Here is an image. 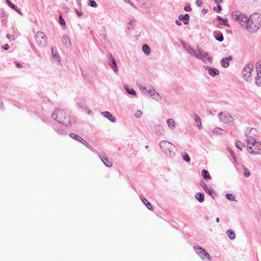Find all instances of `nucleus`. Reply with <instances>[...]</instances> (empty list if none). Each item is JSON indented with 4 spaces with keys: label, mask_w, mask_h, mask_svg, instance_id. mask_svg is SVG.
Listing matches in <instances>:
<instances>
[{
    "label": "nucleus",
    "mask_w": 261,
    "mask_h": 261,
    "mask_svg": "<svg viewBox=\"0 0 261 261\" xmlns=\"http://www.w3.org/2000/svg\"><path fill=\"white\" fill-rule=\"evenodd\" d=\"M246 25L248 32L251 33L256 32L261 26V15L258 13L251 14Z\"/></svg>",
    "instance_id": "nucleus-1"
},
{
    "label": "nucleus",
    "mask_w": 261,
    "mask_h": 261,
    "mask_svg": "<svg viewBox=\"0 0 261 261\" xmlns=\"http://www.w3.org/2000/svg\"><path fill=\"white\" fill-rule=\"evenodd\" d=\"M160 146L162 150L167 155L172 156L174 155L175 146L167 141H161L160 143Z\"/></svg>",
    "instance_id": "nucleus-2"
},
{
    "label": "nucleus",
    "mask_w": 261,
    "mask_h": 261,
    "mask_svg": "<svg viewBox=\"0 0 261 261\" xmlns=\"http://www.w3.org/2000/svg\"><path fill=\"white\" fill-rule=\"evenodd\" d=\"M66 113L62 110H56L52 114V118L59 123L65 124L67 119Z\"/></svg>",
    "instance_id": "nucleus-3"
},
{
    "label": "nucleus",
    "mask_w": 261,
    "mask_h": 261,
    "mask_svg": "<svg viewBox=\"0 0 261 261\" xmlns=\"http://www.w3.org/2000/svg\"><path fill=\"white\" fill-rule=\"evenodd\" d=\"M35 42L39 47H44L47 45V38L45 34L41 32L38 31L35 35Z\"/></svg>",
    "instance_id": "nucleus-4"
},
{
    "label": "nucleus",
    "mask_w": 261,
    "mask_h": 261,
    "mask_svg": "<svg viewBox=\"0 0 261 261\" xmlns=\"http://www.w3.org/2000/svg\"><path fill=\"white\" fill-rule=\"evenodd\" d=\"M232 17L236 19L241 25L245 26L246 25L248 18L244 14L239 11H234L232 13Z\"/></svg>",
    "instance_id": "nucleus-5"
},
{
    "label": "nucleus",
    "mask_w": 261,
    "mask_h": 261,
    "mask_svg": "<svg viewBox=\"0 0 261 261\" xmlns=\"http://www.w3.org/2000/svg\"><path fill=\"white\" fill-rule=\"evenodd\" d=\"M194 250L198 255L202 259L207 258L208 261H211V257L210 254L205 251V250L199 246H195Z\"/></svg>",
    "instance_id": "nucleus-6"
},
{
    "label": "nucleus",
    "mask_w": 261,
    "mask_h": 261,
    "mask_svg": "<svg viewBox=\"0 0 261 261\" xmlns=\"http://www.w3.org/2000/svg\"><path fill=\"white\" fill-rule=\"evenodd\" d=\"M254 68V65L252 64H248L244 67L242 73L243 74L244 79L248 81L251 75V71Z\"/></svg>",
    "instance_id": "nucleus-7"
},
{
    "label": "nucleus",
    "mask_w": 261,
    "mask_h": 261,
    "mask_svg": "<svg viewBox=\"0 0 261 261\" xmlns=\"http://www.w3.org/2000/svg\"><path fill=\"white\" fill-rule=\"evenodd\" d=\"M184 48L188 52L191 56L195 57L198 59L199 57V53L200 50L198 49H195L193 48L190 45H186L185 44H183Z\"/></svg>",
    "instance_id": "nucleus-8"
},
{
    "label": "nucleus",
    "mask_w": 261,
    "mask_h": 261,
    "mask_svg": "<svg viewBox=\"0 0 261 261\" xmlns=\"http://www.w3.org/2000/svg\"><path fill=\"white\" fill-rule=\"evenodd\" d=\"M248 149L251 154H259L261 153V143L258 142L253 146H248Z\"/></svg>",
    "instance_id": "nucleus-9"
},
{
    "label": "nucleus",
    "mask_w": 261,
    "mask_h": 261,
    "mask_svg": "<svg viewBox=\"0 0 261 261\" xmlns=\"http://www.w3.org/2000/svg\"><path fill=\"white\" fill-rule=\"evenodd\" d=\"M219 116H222L220 118L221 121L227 123L231 124L233 122V118L228 113L223 114L222 112H220L218 114Z\"/></svg>",
    "instance_id": "nucleus-10"
},
{
    "label": "nucleus",
    "mask_w": 261,
    "mask_h": 261,
    "mask_svg": "<svg viewBox=\"0 0 261 261\" xmlns=\"http://www.w3.org/2000/svg\"><path fill=\"white\" fill-rule=\"evenodd\" d=\"M199 59L202 60L203 61L206 60L209 63H212L213 58L209 56L208 53L203 50H200L199 53V57L198 58Z\"/></svg>",
    "instance_id": "nucleus-11"
},
{
    "label": "nucleus",
    "mask_w": 261,
    "mask_h": 261,
    "mask_svg": "<svg viewBox=\"0 0 261 261\" xmlns=\"http://www.w3.org/2000/svg\"><path fill=\"white\" fill-rule=\"evenodd\" d=\"M204 68L205 70H207L208 74L212 76H214L216 75L219 74V70L215 68H211L207 66H205Z\"/></svg>",
    "instance_id": "nucleus-12"
},
{
    "label": "nucleus",
    "mask_w": 261,
    "mask_h": 261,
    "mask_svg": "<svg viewBox=\"0 0 261 261\" xmlns=\"http://www.w3.org/2000/svg\"><path fill=\"white\" fill-rule=\"evenodd\" d=\"M101 114L106 118H108L111 121L114 122L116 121V118L113 116L109 112L105 111L101 113Z\"/></svg>",
    "instance_id": "nucleus-13"
},
{
    "label": "nucleus",
    "mask_w": 261,
    "mask_h": 261,
    "mask_svg": "<svg viewBox=\"0 0 261 261\" xmlns=\"http://www.w3.org/2000/svg\"><path fill=\"white\" fill-rule=\"evenodd\" d=\"M201 186L204 189L205 192H206L210 195L212 196L213 194L214 193L213 189L211 187H208L205 182H202L201 184Z\"/></svg>",
    "instance_id": "nucleus-14"
},
{
    "label": "nucleus",
    "mask_w": 261,
    "mask_h": 261,
    "mask_svg": "<svg viewBox=\"0 0 261 261\" xmlns=\"http://www.w3.org/2000/svg\"><path fill=\"white\" fill-rule=\"evenodd\" d=\"M232 59L231 56H228L227 58H223L221 60V65L224 67H227L229 66V61Z\"/></svg>",
    "instance_id": "nucleus-15"
},
{
    "label": "nucleus",
    "mask_w": 261,
    "mask_h": 261,
    "mask_svg": "<svg viewBox=\"0 0 261 261\" xmlns=\"http://www.w3.org/2000/svg\"><path fill=\"white\" fill-rule=\"evenodd\" d=\"M247 147L248 146H253L255 144L258 143L256 140L251 136H247Z\"/></svg>",
    "instance_id": "nucleus-16"
},
{
    "label": "nucleus",
    "mask_w": 261,
    "mask_h": 261,
    "mask_svg": "<svg viewBox=\"0 0 261 261\" xmlns=\"http://www.w3.org/2000/svg\"><path fill=\"white\" fill-rule=\"evenodd\" d=\"M62 41L66 47H69L71 45L70 39L67 35H64L62 37Z\"/></svg>",
    "instance_id": "nucleus-17"
},
{
    "label": "nucleus",
    "mask_w": 261,
    "mask_h": 261,
    "mask_svg": "<svg viewBox=\"0 0 261 261\" xmlns=\"http://www.w3.org/2000/svg\"><path fill=\"white\" fill-rule=\"evenodd\" d=\"M167 123L170 128L173 129L175 128V122L173 119H168L167 121Z\"/></svg>",
    "instance_id": "nucleus-18"
},
{
    "label": "nucleus",
    "mask_w": 261,
    "mask_h": 261,
    "mask_svg": "<svg viewBox=\"0 0 261 261\" xmlns=\"http://www.w3.org/2000/svg\"><path fill=\"white\" fill-rule=\"evenodd\" d=\"M142 50L143 53L146 55L148 56L150 54V49L149 46L146 44H145L142 46Z\"/></svg>",
    "instance_id": "nucleus-19"
},
{
    "label": "nucleus",
    "mask_w": 261,
    "mask_h": 261,
    "mask_svg": "<svg viewBox=\"0 0 261 261\" xmlns=\"http://www.w3.org/2000/svg\"><path fill=\"white\" fill-rule=\"evenodd\" d=\"M7 2L8 3V4L9 5V6L11 8H12L13 9H14V10H15L17 12H18L19 14H21L22 15V13L21 12V11L18 9V8L17 7H16V6H15L13 4H12L11 2H10L8 0H7Z\"/></svg>",
    "instance_id": "nucleus-20"
},
{
    "label": "nucleus",
    "mask_w": 261,
    "mask_h": 261,
    "mask_svg": "<svg viewBox=\"0 0 261 261\" xmlns=\"http://www.w3.org/2000/svg\"><path fill=\"white\" fill-rule=\"evenodd\" d=\"M101 160L102 161V162H103V163L107 167H111L112 166V163L110 162L109 161H108V160L107 159H106V158H104V157H101L100 156H99Z\"/></svg>",
    "instance_id": "nucleus-21"
},
{
    "label": "nucleus",
    "mask_w": 261,
    "mask_h": 261,
    "mask_svg": "<svg viewBox=\"0 0 261 261\" xmlns=\"http://www.w3.org/2000/svg\"><path fill=\"white\" fill-rule=\"evenodd\" d=\"M142 201L143 202L144 204L146 206V207L149 210L152 211L153 207L151 206V204L148 202L147 200V199L144 197H141Z\"/></svg>",
    "instance_id": "nucleus-22"
},
{
    "label": "nucleus",
    "mask_w": 261,
    "mask_h": 261,
    "mask_svg": "<svg viewBox=\"0 0 261 261\" xmlns=\"http://www.w3.org/2000/svg\"><path fill=\"white\" fill-rule=\"evenodd\" d=\"M194 119L197 123V126L199 129L202 128V124L200 119L197 114H195L194 116Z\"/></svg>",
    "instance_id": "nucleus-23"
},
{
    "label": "nucleus",
    "mask_w": 261,
    "mask_h": 261,
    "mask_svg": "<svg viewBox=\"0 0 261 261\" xmlns=\"http://www.w3.org/2000/svg\"><path fill=\"white\" fill-rule=\"evenodd\" d=\"M51 52L53 59L56 61L60 62V58L58 53L54 51L53 48H51Z\"/></svg>",
    "instance_id": "nucleus-24"
},
{
    "label": "nucleus",
    "mask_w": 261,
    "mask_h": 261,
    "mask_svg": "<svg viewBox=\"0 0 261 261\" xmlns=\"http://www.w3.org/2000/svg\"><path fill=\"white\" fill-rule=\"evenodd\" d=\"M69 136L72 138H73L77 141H79L80 142H82V141L83 140V139L82 137H80L79 136H78L77 135H76L74 133H71L69 134Z\"/></svg>",
    "instance_id": "nucleus-25"
},
{
    "label": "nucleus",
    "mask_w": 261,
    "mask_h": 261,
    "mask_svg": "<svg viewBox=\"0 0 261 261\" xmlns=\"http://www.w3.org/2000/svg\"><path fill=\"white\" fill-rule=\"evenodd\" d=\"M204 194L202 193H198L196 195V198L198 199L199 202H202L204 201Z\"/></svg>",
    "instance_id": "nucleus-26"
},
{
    "label": "nucleus",
    "mask_w": 261,
    "mask_h": 261,
    "mask_svg": "<svg viewBox=\"0 0 261 261\" xmlns=\"http://www.w3.org/2000/svg\"><path fill=\"white\" fill-rule=\"evenodd\" d=\"M202 175L205 179H210L211 178L208 172L206 170L202 171Z\"/></svg>",
    "instance_id": "nucleus-27"
},
{
    "label": "nucleus",
    "mask_w": 261,
    "mask_h": 261,
    "mask_svg": "<svg viewBox=\"0 0 261 261\" xmlns=\"http://www.w3.org/2000/svg\"><path fill=\"white\" fill-rule=\"evenodd\" d=\"M178 18L179 20L188 21L190 18V16L188 14H185L184 15H180Z\"/></svg>",
    "instance_id": "nucleus-28"
},
{
    "label": "nucleus",
    "mask_w": 261,
    "mask_h": 261,
    "mask_svg": "<svg viewBox=\"0 0 261 261\" xmlns=\"http://www.w3.org/2000/svg\"><path fill=\"white\" fill-rule=\"evenodd\" d=\"M257 74H261V60L258 61L255 65Z\"/></svg>",
    "instance_id": "nucleus-29"
},
{
    "label": "nucleus",
    "mask_w": 261,
    "mask_h": 261,
    "mask_svg": "<svg viewBox=\"0 0 261 261\" xmlns=\"http://www.w3.org/2000/svg\"><path fill=\"white\" fill-rule=\"evenodd\" d=\"M227 234L229 237V238L232 240L235 238V233L231 229H229L227 231Z\"/></svg>",
    "instance_id": "nucleus-30"
},
{
    "label": "nucleus",
    "mask_w": 261,
    "mask_h": 261,
    "mask_svg": "<svg viewBox=\"0 0 261 261\" xmlns=\"http://www.w3.org/2000/svg\"><path fill=\"white\" fill-rule=\"evenodd\" d=\"M255 83L258 86L261 87V74H257Z\"/></svg>",
    "instance_id": "nucleus-31"
},
{
    "label": "nucleus",
    "mask_w": 261,
    "mask_h": 261,
    "mask_svg": "<svg viewBox=\"0 0 261 261\" xmlns=\"http://www.w3.org/2000/svg\"><path fill=\"white\" fill-rule=\"evenodd\" d=\"M243 173L244 176L246 177H248L250 175V171L246 167H244L243 168Z\"/></svg>",
    "instance_id": "nucleus-32"
},
{
    "label": "nucleus",
    "mask_w": 261,
    "mask_h": 261,
    "mask_svg": "<svg viewBox=\"0 0 261 261\" xmlns=\"http://www.w3.org/2000/svg\"><path fill=\"white\" fill-rule=\"evenodd\" d=\"M146 93H147L151 96H153L156 93V91L153 89H149L147 90Z\"/></svg>",
    "instance_id": "nucleus-33"
},
{
    "label": "nucleus",
    "mask_w": 261,
    "mask_h": 261,
    "mask_svg": "<svg viewBox=\"0 0 261 261\" xmlns=\"http://www.w3.org/2000/svg\"><path fill=\"white\" fill-rule=\"evenodd\" d=\"M228 151L230 153L231 157L233 158L234 161H236V155H235L234 153L232 151V150L231 148H228Z\"/></svg>",
    "instance_id": "nucleus-34"
},
{
    "label": "nucleus",
    "mask_w": 261,
    "mask_h": 261,
    "mask_svg": "<svg viewBox=\"0 0 261 261\" xmlns=\"http://www.w3.org/2000/svg\"><path fill=\"white\" fill-rule=\"evenodd\" d=\"M226 198L230 200L234 201L235 200L234 197L232 194H227L225 195Z\"/></svg>",
    "instance_id": "nucleus-35"
},
{
    "label": "nucleus",
    "mask_w": 261,
    "mask_h": 261,
    "mask_svg": "<svg viewBox=\"0 0 261 261\" xmlns=\"http://www.w3.org/2000/svg\"><path fill=\"white\" fill-rule=\"evenodd\" d=\"M59 22L61 25H64V26L65 25V21L64 19L63 18L62 15H60L59 16Z\"/></svg>",
    "instance_id": "nucleus-36"
},
{
    "label": "nucleus",
    "mask_w": 261,
    "mask_h": 261,
    "mask_svg": "<svg viewBox=\"0 0 261 261\" xmlns=\"http://www.w3.org/2000/svg\"><path fill=\"white\" fill-rule=\"evenodd\" d=\"M153 98L156 99V100H161V96L157 92L155 94V95L153 96Z\"/></svg>",
    "instance_id": "nucleus-37"
},
{
    "label": "nucleus",
    "mask_w": 261,
    "mask_h": 261,
    "mask_svg": "<svg viewBox=\"0 0 261 261\" xmlns=\"http://www.w3.org/2000/svg\"><path fill=\"white\" fill-rule=\"evenodd\" d=\"M89 5L92 7L96 8L97 7V4L94 1H90V4Z\"/></svg>",
    "instance_id": "nucleus-38"
},
{
    "label": "nucleus",
    "mask_w": 261,
    "mask_h": 261,
    "mask_svg": "<svg viewBox=\"0 0 261 261\" xmlns=\"http://www.w3.org/2000/svg\"><path fill=\"white\" fill-rule=\"evenodd\" d=\"M142 114V112L140 110H138L137 112L135 114V116L137 118H140Z\"/></svg>",
    "instance_id": "nucleus-39"
},
{
    "label": "nucleus",
    "mask_w": 261,
    "mask_h": 261,
    "mask_svg": "<svg viewBox=\"0 0 261 261\" xmlns=\"http://www.w3.org/2000/svg\"><path fill=\"white\" fill-rule=\"evenodd\" d=\"M112 68L115 72L117 73L118 72V69L116 63H115L114 65H112Z\"/></svg>",
    "instance_id": "nucleus-40"
},
{
    "label": "nucleus",
    "mask_w": 261,
    "mask_h": 261,
    "mask_svg": "<svg viewBox=\"0 0 261 261\" xmlns=\"http://www.w3.org/2000/svg\"><path fill=\"white\" fill-rule=\"evenodd\" d=\"M241 142L239 141H237V142H236V146L238 149H239L240 150H242V148L241 147Z\"/></svg>",
    "instance_id": "nucleus-41"
},
{
    "label": "nucleus",
    "mask_w": 261,
    "mask_h": 261,
    "mask_svg": "<svg viewBox=\"0 0 261 261\" xmlns=\"http://www.w3.org/2000/svg\"><path fill=\"white\" fill-rule=\"evenodd\" d=\"M124 87L125 89L126 90V91H127V92L128 94H130V88H129V86L127 85H125L124 86Z\"/></svg>",
    "instance_id": "nucleus-42"
},
{
    "label": "nucleus",
    "mask_w": 261,
    "mask_h": 261,
    "mask_svg": "<svg viewBox=\"0 0 261 261\" xmlns=\"http://www.w3.org/2000/svg\"><path fill=\"white\" fill-rule=\"evenodd\" d=\"M216 39L220 42H221L223 40L224 38L222 34H221V35L218 37H216Z\"/></svg>",
    "instance_id": "nucleus-43"
},
{
    "label": "nucleus",
    "mask_w": 261,
    "mask_h": 261,
    "mask_svg": "<svg viewBox=\"0 0 261 261\" xmlns=\"http://www.w3.org/2000/svg\"><path fill=\"white\" fill-rule=\"evenodd\" d=\"M184 160L188 162H189L190 161V158L188 154H186L185 156H184Z\"/></svg>",
    "instance_id": "nucleus-44"
},
{
    "label": "nucleus",
    "mask_w": 261,
    "mask_h": 261,
    "mask_svg": "<svg viewBox=\"0 0 261 261\" xmlns=\"http://www.w3.org/2000/svg\"><path fill=\"white\" fill-rule=\"evenodd\" d=\"M82 143H83L85 146H86L89 148H91V146L88 144L86 141L83 140L82 142H81Z\"/></svg>",
    "instance_id": "nucleus-45"
},
{
    "label": "nucleus",
    "mask_w": 261,
    "mask_h": 261,
    "mask_svg": "<svg viewBox=\"0 0 261 261\" xmlns=\"http://www.w3.org/2000/svg\"><path fill=\"white\" fill-rule=\"evenodd\" d=\"M202 4V0H197L196 2V4L197 6L200 7Z\"/></svg>",
    "instance_id": "nucleus-46"
},
{
    "label": "nucleus",
    "mask_w": 261,
    "mask_h": 261,
    "mask_svg": "<svg viewBox=\"0 0 261 261\" xmlns=\"http://www.w3.org/2000/svg\"><path fill=\"white\" fill-rule=\"evenodd\" d=\"M184 9L185 11L189 12L192 10L191 8L190 7V6H186L184 8Z\"/></svg>",
    "instance_id": "nucleus-47"
},
{
    "label": "nucleus",
    "mask_w": 261,
    "mask_h": 261,
    "mask_svg": "<svg viewBox=\"0 0 261 261\" xmlns=\"http://www.w3.org/2000/svg\"><path fill=\"white\" fill-rule=\"evenodd\" d=\"M222 129L219 127H217V128H215L214 129V132H215L216 133H220V132L222 131Z\"/></svg>",
    "instance_id": "nucleus-48"
},
{
    "label": "nucleus",
    "mask_w": 261,
    "mask_h": 261,
    "mask_svg": "<svg viewBox=\"0 0 261 261\" xmlns=\"http://www.w3.org/2000/svg\"><path fill=\"white\" fill-rule=\"evenodd\" d=\"M110 60L112 63V65H114L115 63H116L115 60L112 56H111Z\"/></svg>",
    "instance_id": "nucleus-49"
},
{
    "label": "nucleus",
    "mask_w": 261,
    "mask_h": 261,
    "mask_svg": "<svg viewBox=\"0 0 261 261\" xmlns=\"http://www.w3.org/2000/svg\"><path fill=\"white\" fill-rule=\"evenodd\" d=\"M223 21H224V23H223L224 25H226L227 27L229 26L227 22V19H224Z\"/></svg>",
    "instance_id": "nucleus-50"
},
{
    "label": "nucleus",
    "mask_w": 261,
    "mask_h": 261,
    "mask_svg": "<svg viewBox=\"0 0 261 261\" xmlns=\"http://www.w3.org/2000/svg\"><path fill=\"white\" fill-rule=\"evenodd\" d=\"M3 48L6 50L9 48V46L8 44H6L3 47Z\"/></svg>",
    "instance_id": "nucleus-51"
},
{
    "label": "nucleus",
    "mask_w": 261,
    "mask_h": 261,
    "mask_svg": "<svg viewBox=\"0 0 261 261\" xmlns=\"http://www.w3.org/2000/svg\"><path fill=\"white\" fill-rule=\"evenodd\" d=\"M77 105H78V106H79V107L82 108V107H84V103L83 102H78V103H77Z\"/></svg>",
    "instance_id": "nucleus-52"
},
{
    "label": "nucleus",
    "mask_w": 261,
    "mask_h": 261,
    "mask_svg": "<svg viewBox=\"0 0 261 261\" xmlns=\"http://www.w3.org/2000/svg\"><path fill=\"white\" fill-rule=\"evenodd\" d=\"M76 12H77V14L79 16H81L83 14V13H82V12L81 11H79L78 10H76Z\"/></svg>",
    "instance_id": "nucleus-53"
},
{
    "label": "nucleus",
    "mask_w": 261,
    "mask_h": 261,
    "mask_svg": "<svg viewBox=\"0 0 261 261\" xmlns=\"http://www.w3.org/2000/svg\"><path fill=\"white\" fill-rule=\"evenodd\" d=\"M156 128H158L159 130L161 129L162 130H163V127L160 125L156 126Z\"/></svg>",
    "instance_id": "nucleus-54"
},
{
    "label": "nucleus",
    "mask_w": 261,
    "mask_h": 261,
    "mask_svg": "<svg viewBox=\"0 0 261 261\" xmlns=\"http://www.w3.org/2000/svg\"><path fill=\"white\" fill-rule=\"evenodd\" d=\"M218 12H219L221 10V6L219 5H217Z\"/></svg>",
    "instance_id": "nucleus-55"
},
{
    "label": "nucleus",
    "mask_w": 261,
    "mask_h": 261,
    "mask_svg": "<svg viewBox=\"0 0 261 261\" xmlns=\"http://www.w3.org/2000/svg\"><path fill=\"white\" fill-rule=\"evenodd\" d=\"M176 23L178 25H181V22H180L179 20H176Z\"/></svg>",
    "instance_id": "nucleus-56"
},
{
    "label": "nucleus",
    "mask_w": 261,
    "mask_h": 261,
    "mask_svg": "<svg viewBox=\"0 0 261 261\" xmlns=\"http://www.w3.org/2000/svg\"><path fill=\"white\" fill-rule=\"evenodd\" d=\"M217 20H222V21H223V19L222 18H221L220 16H217Z\"/></svg>",
    "instance_id": "nucleus-57"
},
{
    "label": "nucleus",
    "mask_w": 261,
    "mask_h": 261,
    "mask_svg": "<svg viewBox=\"0 0 261 261\" xmlns=\"http://www.w3.org/2000/svg\"><path fill=\"white\" fill-rule=\"evenodd\" d=\"M136 94V93L134 89H132V95H135Z\"/></svg>",
    "instance_id": "nucleus-58"
},
{
    "label": "nucleus",
    "mask_w": 261,
    "mask_h": 261,
    "mask_svg": "<svg viewBox=\"0 0 261 261\" xmlns=\"http://www.w3.org/2000/svg\"><path fill=\"white\" fill-rule=\"evenodd\" d=\"M223 0H215V2L217 3V4H219V3H220L222 2Z\"/></svg>",
    "instance_id": "nucleus-59"
},
{
    "label": "nucleus",
    "mask_w": 261,
    "mask_h": 261,
    "mask_svg": "<svg viewBox=\"0 0 261 261\" xmlns=\"http://www.w3.org/2000/svg\"><path fill=\"white\" fill-rule=\"evenodd\" d=\"M6 37L8 38V39H10L11 37V35L9 34H7V35H6Z\"/></svg>",
    "instance_id": "nucleus-60"
},
{
    "label": "nucleus",
    "mask_w": 261,
    "mask_h": 261,
    "mask_svg": "<svg viewBox=\"0 0 261 261\" xmlns=\"http://www.w3.org/2000/svg\"><path fill=\"white\" fill-rule=\"evenodd\" d=\"M17 67L18 68H21L22 67V66L21 65H20L19 63H17V65H16Z\"/></svg>",
    "instance_id": "nucleus-61"
},
{
    "label": "nucleus",
    "mask_w": 261,
    "mask_h": 261,
    "mask_svg": "<svg viewBox=\"0 0 261 261\" xmlns=\"http://www.w3.org/2000/svg\"><path fill=\"white\" fill-rule=\"evenodd\" d=\"M86 110L87 111V113H88V114H90V113H91V111H90L89 109H87V108H86Z\"/></svg>",
    "instance_id": "nucleus-62"
},
{
    "label": "nucleus",
    "mask_w": 261,
    "mask_h": 261,
    "mask_svg": "<svg viewBox=\"0 0 261 261\" xmlns=\"http://www.w3.org/2000/svg\"><path fill=\"white\" fill-rule=\"evenodd\" d=\"M124 1L126 3H129L130 1L129 0H124Z\"/></svg>",
    "instance_id": "nucleus-63"
},
{
    "label": "nucleus",
    "mask_w": 261,
    "mask_h": 261,
    "mask_svg": "<svg viewBox=\"0 0 261 261\" xmlns=\"http://www.w3.org/2000/svg\"><path fill=\"white\" fill-rule=\"evenodd\" d=\"M188 23H189V21L188 20V21H186L184 22V24H187Z\"/></svg>",
    "instance_id": "nucleus-64"
}]
</instances>
